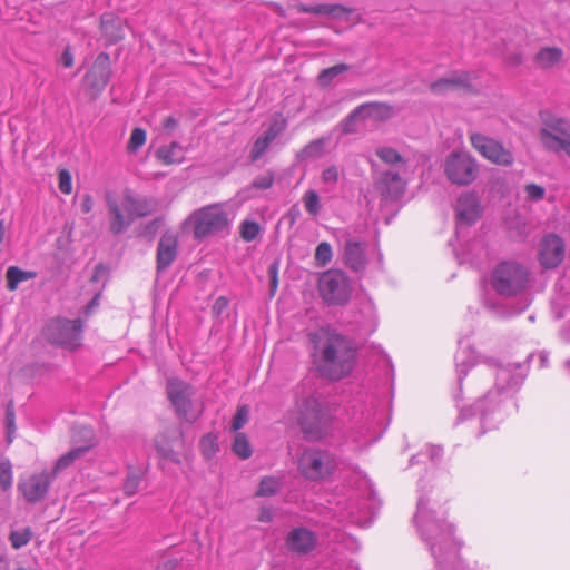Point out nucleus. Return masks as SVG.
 Instances as JSON below:
<instances>
[{
  "mask_svg": "<svg viewBox=\"0 0 570 570\" xmlns=\"http://www.w3.org/2000/svg\"><path fill=\"white\" fill-rule=\"evenodd\" d=\"M544 196V188L537 185V200L543 198Z\"/></svg>",
  "mask_w": 570,
  "mask_h": 570,
  "instance_id": "nucleus-63",
  "label": "nucleus"
},
{
  "mask_svg": "<svg viewBox=\"0 0 570 570\" xmlns=\"http://www.w3.org/2000/svg\"><path fill=\"white\" fill-rule=\"evenodd\" d=\"M318 291L322 298L328 304H344L351 296L347 277L343 272L336 269L322 274L318 281Z\"/></svg>",
  "mask_w": 570,
  "mask_h": 570,
  "instance_id": "nucleus-9",
  "label": "nucleus"
},
{
  "mask_svg": "<svg viewBox=\"0 0 570 570\" xmlns=\"http://www.w3.org/2000/svg\"><path fill=\"white\" fill-rule=\"evenodd\" d=\"M81 432L87 441L86 445L72 448L69 452L61 455L51 473L56 476L59 472L70 468L79 459H81L94 446V432L89 428H82Z\"/></svg>",
  "mask_w": 570,
  "mask_h": 570,
  "instance_id": "nucleus-19",
  "label": "nucleus"
},
{
  "mask_svg": "<svg viewBox=\"0 0 570 570\" xmlns=\"http://www.w3.org/2000/svg\"><path fill=\"white\" fill-rule=\"evenodd\" d=\"M376 156L387 165H396L403 163L402 156L391 147H379L375 151Z\"/></svg>",
  "mask_w": 570,
  "mask_h": 570,
  "instance_id": "nucleus-41",
  "label": "nucleus"
},
{
  "mask_svg": "<svg viewBox=\"0 0 570 570\" xmlns=\"http://www.w3.org/2000/svg\"><path fill=\"white\" fill-rule=\"evenodd\" d=\"M347 70H350V66L346 63H338L333 67L323 69L317 77V81L321 87H327L336 77H338L340 75L344 73Z\"/></svg>",
  "mask_w": 570,
  "mask_h": 570,
  "instance_id": "nucleus-31",
  "label": "nucleus"
},
{
  "mask_svg": "<svg viewBox=\"0 0 570 570\" xmlns=\"http://www.w3.org/2000/svg\"><path fill=\"white\" fill-rule=\"evenodd\" d=\"M286 543L289 550L305 554L316 547L317 538L313 531L306 528H295L288 533Z\"/></svg>",
  "mask_w": 570,
  "mask_h": 570,
  "instance_id": "nucleus-23",
  "label": "nucleus"
},
{
  "mask_svg": "<svg viewBox=\"0 0 570 570\" xmlns=\"http://www.w3.org/2000/svg\"><path fill=\"white\" fill-rule=\"evenodd\" d=\"M471 146L485 159L499 165L509 166L513 163L512 153L500 141L480 132L470 134Z\"/></svg>",
  "mask_w": 570,
  "mask_h": 570,
  "instance_id": "nucleus-13",
  "label": "nucleus"
},
{
  "mask_svg": "<svg viewBox=\"0 0 570 570\" xmlns=\"http://www.w3.org/2000/svg\"><path fill=\"white\" fill-rule=\"evenodd\" d=\"M352 439L358 446H366L374 442L376 438L373 433H370V428H366L365 431L353 433Z\"/></svg>",
  "mask_w": 570,
  "mask_h": 570,
  "instance_id": "nucleus-51",
  "label": "nucleus"
},
{
  "mask_svg": "<svg viewBox=\"0 0 570 570\" xmlns=\"http://www.w3.org/2000/svg\"><path fill=\"white\" fill-rule=\"evenodd\" d=\"M455 210L460 226L473 224L481 214L476 195L473 193L462 194L458 199Z\"/></svg>",
  "mask_w": 570,
  "mask_h": 570,
  "instance_id": "nucleus-20",
  "label": "nucleus"
},
{
  "mask_svg": "<svg viewBox=\"0 0 570 570\" xmlns=\"http://www.w3.org/2000/svg\"><path fill=\"white\" fill-rule=\"evenodd\" d=\"M563 57V51L558 47H544L537 52V66L551 68L559 63Z\"/></svg>",
  "mask_w": 570,
  "mask_h": 570,
  "instance_id": "nucleus-29",
  "label": "nucleus"
},
{
  "mask_svg": "<svg viewBox=\"0 0 570 570\" xmlns=\"http://www.w3.org/2000/svg\"><path fill=\"white\" fill-rule=\"evenodd\" d=\"M363 118H373L375 120H387L393 115V108L384 102H366L360 106Z\"/></svg>",
  "mask_w": 570,
  "mask_h": 570,
  "instance_id": "nucleus-27",
  "label": "nucleus"
},
{
  "mask_svg": "<svg viewBox=\"0 0 570 570\" xmlns=\"http://www.w3.org/2000/svg\"><path fill=\"white\" fill-rule=\"evenodd\" d=\"M141 481V473L137 471H130L124 483V491L127 495H132L138 491Z\"/></svg>",
  "mask_w": 570,
  "mask_h": 570,
  "instance_id": "nucleus-44",
  "label": "nucleus"
},
{
  "mask_svg": "<svg viewBox=\"0 0 570 570\" xmlns=\"http://www.w3.org/2000/svg\"><path fill=\"white\" fill-rule=\"evenodd\" d=\"M471 88V76L465 71H454L430 85V90L436 95H443L451 91L470 90Z\"/></svg>",
  "mask_w": 570,
  "mask_h": 570,
  "instance_id": "nucleus-16",
  "label": "nucleus"
},
{
  "mask_svg": "<svg viewBox=\"0 0 570 570\" xmlns=\"http://www.w3.org/2000/svg\"><path fill=\"white\" fill-rule=\"evenodd\" d=\"M127 204L131 205L135 219L153 214L158 206L155 198L137 196L129 189H127Z\"/></svg>",
  "mask_w": 570,
  "mask_h": 570,
  "instance_id": "nucleus-24",
  "label": "nucleus"
},
{
  "mask_svg": "<svg viewBox=\"0 0 570 570\" xmlns=\"http://www.w3.org/2000/svg\"><path fill=\"white\" fill-rule=\"evenodd\" d=\"M33 532L31 528L26 527L18 530H12L9 534V541L11 547L16 550H19L26 547L30 540L32 539Z\"/></svg>",
  "mask_w": 570,
  "mask_h": 570,
  "instance_id": "nucleus-35",
  "label": "nucleus"
},
{
  "mask_svg": "<svg viewBox=\"0 0 570 570\" xmlns=\"http://www.w3.org/2000/svg\"><path fill=\"white\" fill-rule=\"evenodd\" d=\"M166 393L179 419L187 422L197 420L199 411L194 409L191 399L195 395V390L190 384L178 377H170L167 380Z\"/></svg>",
  "mask_w": 570,
  "mask_h": 570,
  "instance_id": "nucleus-8",
  "label": "nucleus"
},
{
  "mask_svg": "<svg viewBox=\"0 0 570 570\" xmlns=\"http://www.w3.org/2000/svg\"><path fill=\"white\" fill-rule=\"evenodd\" d=\"M540 363H541L542 367L547 366V364H548V355L546 353H541L540 354Z\"/></svg>",
  "mask_w": 570,
  "mask_h": 570,
  "instance_id": "nucleus-64",
  "label": "nucleus"
},
{
  "mask_svg": "<svg viewBox=\"0 0 570 570\" xmlns=\"http://www.w3.org/2000/svg\"><path fill=\"white\" fill-rule=\"evenodd\" d=\"M325 139H316L306 145L303 149L297 154V158L299 160H308L313 158H318L323 155Z\"/></svg>",
  "mask_w": 570,
  "mask_h": 570,
  "instance_id": "nucleus-33",
  "label": "nucleus"
},
{
  "mask_svg": "<svg viewBox=\"0 0 570 570\" xmlns=\"http://www.w3.org/2000/svg\"><path fill=\"white\" fill-rule=\"evenodd\" d=\"M248 417L249 409L246 405L240 406L232 421L233 431L240 430L247 423Z\"/></svg>",
  "mask_w": 570,
  "mask_h": 570,
  "instance_id": "nucleus-49",
  "label": "nucleus"
},
{
  "mask_svg": "<svg viewBox=\"0 0 570 570\" xmlns=\"http://www.w3.org/2000/svg\"><path fill=\"white\" fill-rule=\"evenodd\" d=\"M476 357L473 351L466 348L460 350L455 355V365L458 371L459 382H462V379L469 370L475 364Z\"/></svg>",
  "mask_w": 570,
  "mask_h": 570,
  "instance_id": "nucleus-30",
  "label": "nucleus"
},
{
  "mask_svg": "<svg viewBox=\"0 0 570 570\" xmlns=\"http://www.w3.org/2000/svg\"><path fill=\"white\" fill-rule=\"evenodd\" d=\"M61 63L66 68H70L73 65V56L69 48H67L61 56Z\"/></svg>",
  "mask_w": 570,
  "mask_h": 570,
  "instance_id": "nucleus-58",
  "label": "nucleus"
},
{
  "mask_svg": "<svg viewBox=\"0 0 570 570\" xmlns=\"http://www.w3.org/2000/svg\"><path fill=\"white\" fill-rule=\"evenodd\" d=\"M13 483L12 465L9 460L0 462V488L9 492Z\"/></svg>",
  "mask_w": 570,
  "mask_h": 570,
  "instance_id": "nucleus-39",
  "label": "nucleus"
},
{
  "mask_svg": "<svg viewBox=\"0 0 570 570\" xmlns=\"http://www.w3.org/2000/svg\"><path fill=\"white\" fill-rule=\"evenodd\" d=\"M376 189L386 198L396 199L405 189V183L393 169L382 171L375 181Z\"/></svg>",
  "mask_w": 570,
  "mask_h": 570,
  "instance_id": "nucleus-18",
  "label": "nucleus"
},
{
  "mask_svg": "<svg viewBox=\"0 0 570 570\" xmlns=\"http://www.w3.org/2000/svg\"><path fill=\"white\" fill-rule=\"evenodd\" d=\"M485 365L494 375V387L480 397L470 410H462L459 417L478 414L482 424L492 429L503 419V403L511 399L523 384L529 373V365H501L493 360H487Z\"/></svg>",
  "mask_w": 570,
  "mask_h": 570,
  "instance_id": "nucleus-1",
  "label": "nucleus"
},
{
  "mask_svg": "<svg viewBox=\"0 0 570 570\" xmlns=\"http://www.w3.org/2000/svg\"><path fill=\"white\" fill-rule=\"evenodd\" d=\"M338 169L336 166H330L322 171L321 180L327 186L326 190H333L338 181Z\"/></svg>",
  "mask_w": 570,
  "mask_h": 570,
  "instance_id": "nucleus-43",
  "label": "nucleus"
},
{
  "mask_svg": "<svg viewBox=\"0 0 570 570\" xmlns=\"http://www.w3.org/2000/svg\"><path fill=\"white\" fill-rule=\"evenodd\" d=\"M358 118H363L360 106L355 108L343 121L342 130L344 134H353L356 130L355 124Z\"/></svg>",
  "mask_w": 570,
  "mask_h": 570,
  "instance_id": "nucleus-47",
  "label": "nucleus"
},
{
  "mask_svg": "<svg viewBox=\"0 0 570 570\" xmlns=\"http://www.w3.org/2000/svg\"><path fill=\"white\" fill-rule=\"evenodd\" d=\"M35 276L31 272H26L16 266H10L7 271V287L10 291L17 289L18 285Z\"/></svg>",
  "mask_w": 570,
  "mask_h": 570,
  "instance_id": "nucleus-32",
  "label": "nucleus"
},
{
  "mask_svg": "<svg viewBox=\"0 0 570 570\" xmlns=\"http://www.w3.org/2000/svg\"><path fill=\"white\" fill-rule=\"evenodd\" d=\"M110 78V61L107 53H99L92 67L87 72L86 83L95 90H102Z\"/></svg>",
  "mask_w": 570,
  "mask_h": 570,
  "instance_id": "nucleus-17",
  "label": "nucleus"
},
{
  "mask_svg": "<svg viewBox=\"0 0 570 570\" xmlns=\"http://www.w3.org/2000/svg\"><path fill=\"white\" fill-rule=\"evenodd\" d=\"M178 127V119L174 116H168L163 120V128L167 132H173Z\"/></svg>",
  "mask_w": 570,
  "mask_h": 570,
  "instance_id": "nucleus-54",
  "label": "nucleus"
},
{
  "mask_svg": "<svg viewBox=\"0 0 570 570\" xmlns=\"http://www.w3.org/2000/svg\"><path fill=\"white\" fill-rule=\"evenodd\" d=\"M302 202L304 205L305 210L312 215L313 217L318 216L322 209L321 198L316 190L314 189H307L303 197Z\"/></svg>",
  "mask_w": 570,
  "mask_h": 570,
  "instance_id": "nucleus-34",
  "label": "nucleus"
},
{
  "mask_svg": "<svg viewBox=\"0 0 570 570\" xmlns=\"http://www.w3.org/2000/svg\"><path fill=\"white\" fill-rule=\"evenodd\" d=\"M59 189L62 194L69 195L72 191L71 175L67 169L59 171Z\"/></svg>",
  "mask_w": 570,
  "mask_h": 570,
  "instance_id": "nucleus-52",
  "label": "nucleus"
},
{
  "mask_svg": "<svg viewBox=\"0 0 570 570\" xmlns=\"http://www.w3.org/2000/svg\"><path fill=\"white\" fill-rule=\"evenodd\" d=\"M287 122L283 118H277L272 121L266 132L274 138H277L286 129Z\"/></svg>",
  "mask_w": 570,
  "mask_h": 570,
  "instance_id": "nucleus-53",
  "label": "nucleus"
},
{
  "mask_svg": "<svg viewBox=\"0 0 570 570\" xmlns=\"http://www.w3.org/2000/svg\"><path fill=\"white\" fill-rule=\"evenodd\" d=\"M157 157L165 164H179L185 158V149L177 142H171L169 146H163L157 150Z\"/></svg>",
  "mask_w": 570,
  "mask_h": 570,
  "instance_id": "nucleus-28",
  "label": "nucleus"
},
{
  "mask_svg": "<svg viewBox=\"0 0 570 570\" xmlns=\"http://www.w3.org/2000/svg\"><path fill=\"white\" fill-rule=\"evenodd\" d=\"M296 421L308 439L321 438L325 426V414L320 396L311 380L302 381L295 387Z\"/></svg>",
  "mask_w": 570,
  "mask_h": 570,
  "instance_id": "nucleus-3",
  "label": "nucleus"
},
{
  "mask_svg": "<svg viewBox=\"0 0 570 570\" xmlns=\"http://www.w3.org/2000/svg\"><path fill=\"white\" fill-rule=\"evenodd\" d=\"M269 145L259 136L253 144L249 158L252 161H257L268 150Z\"/></svg>",
  "mask_w": 570,
  "mask_h": 570,
  "instance_id": "nucleus-48",
  "label": "nucleus"
},
{
  "mask_svg": "<svg viewBox=\"0 0 570 570\" xmlns=\"http://www.w3.org/2000/svg\"><path fill=\"white\" fill-rule=\"evenodd\" d=\"M200 451L206 459H210L217 451V438L213 434H207L202 438L199 443Z\"/></svg>",
  "mask_w": 570,
  "mask_h": 570,
  "instance_id": "nucleus-42",
  "label": "nucleus"
},
{
  "mask_svg": "<svg viewBox=\"0 0 570 570\" xmlns=\"http://www.w3.org/2000/svg\"><path fill=\"white\" fill-rule=\"evenodd\" d=\"M178 254V237L174 233H165L157 247V269H167Z\"/></svg>",
  "mask_w": 570,
  "mask_h": 570,
  "instance_id": "nucleus-21",
  "label": "nucleus"
},
{
  "mask_svg": "<svg viewBox=\"0 0 570 570\" xmlns=\"http://www.w3.org/2000/svg\"><path fill=\"white\" fill-rule=\"evenodd\" d=\"M82 323L80 320H55L47 326L46 334L49 341L68 348H76L80 344Z\"/></svg>",
  "mask_w": 570,
  "mask_h": 570,
  "instance_id": "nucleus-11",
  "label": "nucleus"
},
{
  "mask_svg": "<svg viewBox=\"0 0 570 570\" xmlns=\"http://www.w3.org/2000/svg\"><path fill=\"white\" fill-rule=\"evenodd\" d=\"M259 225L255 222L245 220L240 226V235L247 242L254 240L259 234Z\"/></svg>",
  "mask_w": 570,
  "mask_h": 570,
  "instance_id": "nucleus-46",
  "label": "nucleus"
},
{
  "mask_svg": "<svg viewBox=\"0 0 570 570\" xmlns=\"http://www.w3.org/2000/svg\"><path fill=\"white\" fill-rule=\"evenodd\" d=\"M297 469L302 476L311 481L328 478L336 469V460L325 450L306 449L298 458Z\"/></svg>",
  "mask_w": 570,
  "mask_h": 570,
  "instance_id": "nucleus-6",
  "label": "nucleus"
},
{
  "mask_svg": "<svg viewBox=\"0 0 570 570\" xmlns=\"http://www.w3.org/2000/svg\"><path fill=\"white\" fill-rule=\"evenodd\" d=\"M299 12L314 13V14H327L335 16L338 11H342L343 8L336 4H316V6H305L298 4L296 6Z\"/></svg>",
  "mask_w": 570,
  "mask_h": 570,
  "instance_id": "nucleus-37",
  "label": "nucleus"
},
{
  "mask_svg": "<svg viewBox=\"0 0 570 570\" xmlns=\"http://www.w3.org/2000/svg\"><path fill=\"white\" fill-rule=\"evenodd\" d=\"M233 451L240 459H248L253 451L247 436L244 433H237L233 442Z\"/></svg>",
  "mask_w": 570,
  "mask_h": 570,
  "instance_id": "nucleus-38",
  "label": "nucleus"
},
{
  "mask_svg": "<svg viewBox=\"0 0 570 570\" xmlns=\"http://www.w3.org/2000/svg\"><path fill=\"white\" fill-rule=\"evenodd\" d=\"M426 455L430 458L431 461H435L441 458L442 449L436 445H428Z\"/></svg>",
  "mask_w": 570,
  "mask_h": 570,
  "instance_id": "nucleus-56",
  "label": "nucleus"
},
{
  "mask_svg": "<svg viewBox=\"0 0 570 570\" xmlns=\"http://www.w3.org/2000/svg\"><path fill=\"white\" fill-rule=\"evenodd\" d=\"M274 184V174L272 171H266L263 175L257 176L253 183L252 187L257 189H268Z\"/></svg>",
  "mask_w": 570,
  "mask_h": 570,
  "instance_id": "nucleus-50",
  "label": "nucleus"
},
{
  "mask_svg": "<svg viewBox=\"0 0 570 570\" xmlns=\"http://www.w3.org/2000/svg\"><path fill=\"white\" fill-rule=\"evenodd\" d=\"M146 142V131L141 128H135L130 135L127 148L129 151H136Z\"/></svg>",
  "mask_w": 570,
  "mask_h": 570,
  "instance_id": "nucleus-45",
  "label": "nucleus"
},
{
  "mask_svg": "<svg viewBox=\"0 0 570 570\" xmlns=\"http://www.w3.org/2000/svg\"><path fill=\"white\" fill-rule=\"evenodd\" d=\"M367 502L360 500H350L345 507V513L341 511L342 520L348 519L350 522L360 525L366 524Z\"/></svg>",
  "mask_w": 570,
  "mask_h": 570,
  "instance_id": "nucleus-26",
  "label": "nucleus"
},
{
  "mask_svg": "<svg viewBox=\"0 0 570 570\" xmlns=\"http://www.w3.org/2000/svg\"><path fill=\"white\" fill-rule=\"evenodd\" d=\"M540 119L543 125L540 130L542 144L570 156V122L549 110L540 111Z\"/></svg>",
  "mask_w": 570,
  "mask_h": 570,
  "instance_id": "nucleus-5",
  "label": "nucleus"
},
{
  "mask_svg": "<svg viewBox=\"0 0 570 570\" xmlns=\"http://www.w3.org/2000/svg\"><path fill=\"white\" fill-rule=\"evenodd\" d=\"M365 243L350 238L343 248L344 264L354 272H363L366 267Z\"/></svg>",
  "mask_w": 570,
  "mask_h": 570,
  "instance_id": "nucleus-22",
  "label": "nucleus"
},
{
  "mask_svg": "<svg viewBox=\"0 0 570 570\" xmlns=\"http://www.w3.org/2000/svg\"><path fill=\"white\" fill-rule=\"evenodd\" d=\"M0 570H10V561L7 557L0 556Z\"/></svg>",
  "mask_w": 570,
  "mask_h": 570,
  "instance_id": "nucleus-60",
  "label": "nucleus"
},
{
  "mask_svg": "<svg viewBox=\"0 0 570 570\" xmlns=\"http://www.w3.org/2000/svg\"><path fill=\"white\" fill-rule=\"evenodd\" d=\"M531 267L514 259L497 264L490 273L489 284L500 296L522 295L530 285Z\"/></svg>",
  "mask_w": 570,
  "mask_h": 570,
  "instance_id": "nucleus-4",
  "label": "nucleus"
},
{
  "mask_svg": "<svg viewBox=\"0 0 570 570\" xmlns=\"http://www.w3.org/2000/svg\"><path fill=\"white\" fill-rule=\"evenodd\" d=\"M194 222V235L204 238L226 228L228 224L226 213L218 206H208L195 212L190 216Z\"/></svg>",
  "mask_w": 570,
  "mask_h": 570,
  "instance_id": "nucleus-10",
  "label": "nucleus"
},
{
  "mask_svg": "<svg viewBox=\"0 0 570 570\" xmlns=\"http://www.w3.org/2000/svg\"><path fill=\"white\" fill-rule=\"evenodd\" d=\"M521 61H522V57L520 55H514V56L508 58V62L511 66H517Z\"/></svg>",
  "mask_w": 570,
  "mask_h": 570,
  "instance_id": "nucleus-61",
  "label": "nucleus"
},
{
  "mask_svg": "<svg viewBox=\"0 0 570 570\" xmlns=\"http://www.w3.org/2000/svg\"><path fill=\"white\" fill-rule=\"evenodd\" d=\"M157 449L163 458L169 459L174 462H179L178 456L173 452V450L160 446L158 442H157Z\"/></svg>",
  "mask_w": 570,
  "mask_h": 570,
  "instance_id": "nucleus-57",
  "label": "nucleus"
},
{
  "mask_svg": "<svg viewBox=\"0 0 570 570\" xmlns=\"http://www.w3.org/2000/svg\"><path fill=\"white\" fill-rule=\"evenodd\" d=\"M80 207L81 212L85 214H88L92 210L94 199L89 194L83 195Z\"/></svg>",
  "mask_w": 570,
  "mask_h": 570,
  "instance_id": "nucleus-55",
  "label": "nucleus"
},
{
  "mask_svg": "<svg viewBox=\"0 0 570 570\" xmlns=\"http://www.w3.org/2000/svg\"><path fill=\"white\" fill-rule=\"evenodd\" d=\"M443 169L452 184L465 186L472 184L478 177L479 165L470 153L454 150L446 156Z\"/></svg>",
  "mask_w": 570,
  "mask_h": 570,
  "instance_id": "nucleus-7",
  "label": "nucleus"
},
{
  "mask_svg": "<svg viewBox=\"0 0 570 570\" xmlns=\"http://www.w3.org/2000/svg\"><path fill=\"white\" fill-rule=\"evenodd\" d=\"M269 146L276 139L273 136H269L266 131L261 136Z\"/></svg>",
  "mask_w": 570,
  "mask_h": 570,
  "instance_id": "nucleus-62",
  "label": "nucleus"
},
{
  "mask_svg": "<svg viewBox=\"0 0 570 570\" xmlns=\"http://www.w3.org/2000/svg\"><path fill=\"white\" fill-rule=\"evenodd\" d=\"M261 522H271L273 520V511L269 508H262L258 514Z\"/></svg>",
  "mask_w": 570,
  "mask_h": 570,
  "instance_id": "nucleus-59",
  "label": "nucleus"
},
{
  "mask_svg": "<svg viewBox=\"0 0 570 570\" xmlns=\"http://www.w3.org/2000/svg\"><path fill=\"white\" fill-rule=\"evenodd\" d=\"M317 371L330 380H340L350 374L355 364L356 350L345 336L321 328L313 335Z\"/></svg>",
  "mask_w": 570,
  "mask_h": 570,
  "instance_id": "nucleus-2",
  "label": "nucleus"
},
{
  "mask_svg": "<svg viewBox=\"0 0 570 570\" xmlns=\"http://www.w3.org/2000/svg\"><path fill=\"white\" fill-rule=\"evenodd\" d=\"M282 488V480L275 476H265L259 483L256 492L258 497H271L276 494Z\"/></svg>",
  "mask_w": 570,
  "mask_h": 570,
  "instance_id": "nucleus-36",
  "label": "nucleus"
},
{
  "mask_svg": "<svg viewBox=\"0 0 570 570\" xmlns=\"http://www.w3.org/2000/svg\"><path fill=\"white\" fill-rule=\"evenodd\" d=\"M101 28L105 37L111 43L121 40L125 36V27L122 20L111 13H105L101 17Z\"/></svg>",
  "mask_w": 570,
  "mask_h": 570,
  "instance_id": "nucleus-25",
  "label": "nucleus"
},
{
  "mask_svg": "<svg viewBox=\"0 0 570 570\" xmlns=\"http://www.w3.org/2000/svg\"><path fill=\"white\" fill-rule=\"evenodd\" d=\"M564 243L556 234L544 236L537 250V258L546 269L556 268L564 257Z\"/></svg>",
  "mask_w": 570,
  "mask_h": 570,
  "instance_id": "nucleus-15",
  "label": "nucleus"
},
{
  "mask_svg": "<svg viewBox=\"0 0 570 570\" xmlns=\"http://www.w3.org/2000/svg\"><path fill=\"white\" fill-rule=\"evenodd\" d=\"M106 205L109 213L110 233L119 235L127 230L135 220L131 205L127 204V189L119 197L107 194Z\"/></svg>",
  "mask_w": 570,
  "mask_h": 570,
  "instance_id": "nucleus-12",
  "label": "nucleus"
},
{
  "mask_svg": "<svg viewBox=\"0 0 570 570\" xmlns=\"http://www.w3.org/2000/svg\"><path fill=\"white\" fill-rule=\"evenodd\" d=\"M55 478L56 476L47 470L32 473L19 480L18 490L28 503L33 504L45 499Z\"/></svg>",
  "mask_w": 570,
  "mask_h": 570,
  "instance_id": "nucleus-14",
  "label": "nucleus"
},
{
  "mask_svg": "<svg viewBox=\"0 0 570 570\" xmlns=\"http://www.w3.org/2000/svg\"><path fill=\"white\" fill-rule=\"evenodd\" d=\"M333 257L332 247L327 242H322L315 249V263L318 267L326 266Z\"/></svg>",
  "mask_w": 570,
  "mask_h": 570,
  "instance_id": "nucleus-40",
  "label": "nucleus"
}]
</instances>
